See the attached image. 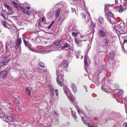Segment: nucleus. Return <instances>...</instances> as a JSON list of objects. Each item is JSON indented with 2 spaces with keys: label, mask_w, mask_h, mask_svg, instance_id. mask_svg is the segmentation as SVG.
<instances>
[{
  "label": "nucleus",
  "mask_w": 127,
  "mask_h": 127,
  "mask_svg": "<svg viewBox=\"0 0 127 127\" xmlns=\"http://www.w3.org/2000/svg\"><path fill=\"white\" fill-rule=\"evenodd\" d=\"M62 71L60 68H59L57 69L56 70L57 77L56 78V81L59 85L61 86H62V82L63 81V76L61 75L60 76L61 74V72H62Z\"/></svg>",
  "instance_id": "obj_1"
},
{
  "label": "nucleus",
  "mask_w": 127,
  "mask_h": 127,
  "mask_svg": "<svg viewBox=\"0 0 127 127\" xmlns=\"http://www.w3.org/2000/svg\"><path fill=\"white\" fill-rule=\"evenodd\" d=\"M69 44L67 43L65 44L64 46L62 47H55L53 48H51L52 47V46L49 45L47 47L48 48L46 50V51H47V53H49L53 51H57L58 50H63L64 48H65L68 46Z\"/></svg>",
  "instance_id": "obj_2"
},
{
  "label": "nucleus",
  "mask_w": 127,
  "mask_h": 127,
  "mask_svg": "<svg viewBox=\"0 0 127 127\" xmlns=\"http://www.w3.org/2000/svg\"><path fill=\"white\" fill-rule=\"evenodd\" d=\"M1 116L2 117V119L5 122L8 123L13 122V121L14 118L11 116H9L8 115H6L4 114L3 115L2 114Z\"/></svg>",
  "instance_id": "obj_3"
},
{
  "label": "nucleus",
  "mask_w": 127,
  "mask_h": 127,
  "mask_svg": "<svg viewBox=\"0 0 127 127\" xmlns=\"http://www.w3.org/2000/svg\"><path fill=\"white\" fill-rule=\"evenodd\" d=\"M77 111L78 113L80 114V116L81 117L82 119L83 122H84V123L85 124H86V121L89 122H93V120L92 118H89L88 117H86L84 118V117L82 115H83V114L81 112L78 110H77Z\"/></svg>",
  "instance_id": "obj_4"
},
{
  "label": "nucleus",
  "mask_w": 127,
  "mask_h": 127,
  "mask_svg": "<svg viewBox=\"0 0 127 127\" xmlns=\"http://www.w3.org/2000/svg\"><path fill=\"white\" fill-rule=\"evenodd\" d=\"M9 61L8 59L3 58V60H1L0 61V68L3 67L5 65V63Z\"/></svg>",
  "instance_id": "obj_5"
},
{
  "label": "nucleus",
  "mask_w": 127,
  "mask_h": 127,
  "mask_svg": "<svg viewBox=\"0 0 127 127\" xmlns=\"http://www.w3.org/2000/svg\"><path fill=\"white\" fill-rule=\"evenodd\" d=\"M106 6H105V7L104 11H105L106 13L105 15L106 16H107V19H109L110 17H113V15L111 12H109L108 10L106 11V10L105 9L106 8Z\"/></svg>",
  "instance_id": "obj_6"
},
{
  "label": "nucleus",
  "mask_w": 127,
  "mask_h": 127,
  "mask_svg": "<svg viewBox=\"0 0 127 127\" xmlns=\"http://www.w3.org/2000/svg\"><path fill=\"white\" fill-rule=\"evenodd\" d=\"M98 34L100 36L103 37L107 35V33L104 31L100 30L99 31Z\"/></svg>",
  "instance_id": "obj_7"
},
{
  "label": "nucleus",
  "mask_w": 127,
  "mask_h": 127,
  "mask_svg": "<svg viewBox=\"0 0 127 127\" xmlns=\"http://www.w3.org/2000/svg\"><path fill=\"white\" fill-rule=\"evenodd\" d=\"M7 72L6 71H4L0 73V76L2 78H5L7 75Z\"/></svg>",
  "instance_id": "obj_8"
},
{
  "label": "nucleus",
  "mask_w": 127,
  "mask_h": 127,
  "mask_svg": "<svg viewBox=\"0 0 127 127\" xmlns=\"http://www.w3.org/2000/svg\"><path fill=\"white\" fill-rule=\"evenodd\" d=\"M109 21L112 24H115L116 23L115 18L113 16L110 17L109 19H108Z\"/></svg>",
  "instance_id": "obj_9"
},
{
  "label": "nucleus",
  "mask_w": 127,
  "mask_h": 127,
  "mask_svg": "<svg viewBox=\"0 0 127 127\" xmlns=\"http://www.w3.org/2000/svg\"><path fill=\"white\" fill-rule=\"evenodd\" d=\"M61 65L63 67H65L68 66V63L66 61L63 62L61 64Z\"/></svg>",
  "instance_id": "obj_10"
},
{
  "label": "nucleus",
  "mask_w": 127,
  "mask_h": 127,
  "mask_svg": "<svg viewBox=\"0 0 127 127\" xmlns=\"http://www.w3.org/2000/svg\"><path fill=\"white\" fill-rule=\"evenodd\" d=\"M61 10V9L60 8H59L56 10L55 12V16L57 18L59 16L60 14Z\"/></svg>",
  "instance_id": "obj_11"
},
{
  "label": "nucleus",
  "mask_w": 127,
  "mask_h": 127,
  "mask_svg": "<svg viewBox=\"0 0 127 127\" xmlns=\"http://www.w3.org/2000/svg\"><path fill=\"white\" fill-rule=\"evenodd\" d=\"M71 87L74 92H75L77 91V88L75 85L72 84L71 85Z\"/></svg>",
  "instance_id": "obj_12"
},
{
  "label": "nucleus",
  "mask_w": 127,
  "mask_h": 127,
  "mask_svg": "<svg viewBox=\"0 0 127 127\" xmlns=\"http://www.w3.org/2000/svg\"><path fill=\"white\" fill-rule=\"evenodd\" d=\"M115 52L114 51H112L110 52V59L113 60L114 58V56L115 55Z\"/></svg>",
  "instance_id": "obj_13"
},
{
  "label": "nucleus",
  "mask_w": 127,
  "mask_h": 127,
  "mask_svg": "<svg viewBox=\"0 0 127 127\" xmlns=\"http://www.w3.org/2000/svg\"><path fill=\"white\" fill-rule=\"evenodd\" d=\"M76 43V45L78 47H81L82 46V44L80 43V41L77 40L76 38L74 39Z\"/></svg>",
  "instance_id": "obj_14"
},
{
  "label": "nucleus",
  "mask_w": 127,
  "mask_h": 127,
  "mask_svg": "<svg viewBox=\"0 0 127 127\" xmlns=\"http://www.w3.org/2000/svg\"><path fill=\"white\" fill-rule=\"evenodd\" d=\"M117 91L118 94L119 95H121L124 93L123 91L121 89H118Z\"/></svg>",
  "instance_id": "obj_15"
},
{
  "label": "nucleus",
  "mask_w": 127,
  "mask_h": 127,
  "mask_svg": "<svg viewBox=\"0 0 127 127\" xmlns=\"http://www.w3.org/2000/svg\"><path fill=\"white\" fill-rule=\"evenodd\" d=\"M123 7L121 5H120L118 11L120 13H121L123 10Z\"/></svg>",
  "instance_id": "obj_16"
},
{
  "label": "nucleus",
  "mask_w": 127,
  "mask_h": 127,
  "mask_svg": "<svg viewBox=\"0 0 127 127\" xmlns=\"http://www.w3.org/2000/svg\"><path fill=\"white\" fill-rule=\"evenodd\" d=\"M98 20L99 22L101 24H102L104 22V20L103 18L100 17L98 18Z\"/></svg>",
  "instance_id": "obj_17"
},
{
  "label": "nucleus",
  "mask_w": 127,
  "mask_h": 127,
  "mask_svg": "<svg viewBox=\"0 0 127 127\" xmlns=\"http://www.w3.org/2000/svg\"><path fill=\"white\" fill-rule=\"evenodd\" d=\"M61 43L60 41V40H57L54 43V44L56 46H59V44Z\"/></svg>",
  "instance_id": "obj_18"
},
{
  "label": "nucleus",
  "mask_w": 127,
  "mask_h": 127,
  "mask_svg": "<svg viewBox=\"0 0 127 127\" xmlns=\"http://www.w3.org/2000/svg\"><path fill=\"white\" fill-rule=\"evenodd\" d=\"M26 92L29 95V96L31 94V90H29V89L28 88H25Z\"/></svg>",
  "instance_id": "obj_19"
},
{
  "label": "nucleus",
  "mask_w": 127,
  "mask_h": 127,
  "mask_svg": "<svg viewBox=\"0 0 127 127\" xmlns=\"http://www.w3.org/2000/svg\"><path fill=\"white\" fill-rule=\"evenodd\" d=\"M124 26V23L122 22L120 24H119L118 26V27L120 29L122 28Z\"/></svg>",
  "instance_id": "obj_20"
},
{
  "label": "nucleus",
  "mask_w": 127,
  "mask_h": 127,
  "mask_svg": "<svg viewBox=\"0 0 127 127\" xmlns=\"http://www.w3.org/2000/svg\"><path fill=\"white\" fill-rule=\"evenodd\" d=\"M71 113L72 115L73 116V117L74 118L75 120H76L77 118V117L75 115V113H73V111L72 110H71Z\"/></svg>",
  "instance_id": "obj_21"
},
{
  "label": "nucleus",
  "mask_w": 127,
  "mask_h": 127,
  "mask_svg": "<svg viewBox=\"0 0 127 127\" xmlns=\"http://www.w3.org/2000/svg\"><path fill=\"white\" fill-rule=\"evenodd\" d=\"M70 97L71 98V101L72 102L74 101L75 99L74 97L72 95H71Z\"/></svg>",
  "instance_id": "obj_22"
},
{
  "label": "nucleus",
  "mask_w": 127,
  "mask_h": 127,
  "mask_svg": "<svg viewBox=\"0 0 127 127\" xmlns=\"http://www.w3.org/2000/svg\"><path fill=\"white\" fill-rule=\"evenodd\" d=\"M31 45L30 44H29L28 47L29 49L32 51H33V49L31 47Z\"/></svg>",
  "instance_id": "obj_23"
},
{
  "label": "nucleus",
  "mask_w": 127,
  "mask_h": 127,
  "mask_svg": "<svg viewBox=\"0 0 127 127\" xmlns=\"http://www.w3.org/2000/svg\"><path fill=\"white\" fill-rule=\"evenodd\" d=\"M39 65L42 67H43L44 66V64L42 62H40L39 63Z\"/></svg>",
  "instance_id": "obj_24"
},
{
  "label": "nucleus",
  "mask_w": 127,
  "mask_h": 127,
  "mask_svg": "<svg viewBox=\"0 0 127 127\" xmlns=\"http://www.w3.org/2000/svg\"><path fill=\"white\" fill-rule=\"evenodd\" d=\"M72 34L75 37L77 35L78 33L75 32H73L72 33Z\"/></svg>",
  "instance_id": "obj_25"
},
{
  "label": "nucleus",
  "mask_w": 127,
  "mask_h": 127,
  "mask_svg": "<svg viewBox=\"0 0 127 127\" xmlns=\"http://www.w3.org/2000/svg\"><path fill=\"white\" fill-rule=\"evenodd\" d=\"M11 3H12L16 7H17V3H15L14 1H11Z\"/></svg>",
  "instance_id": "obj_26"
},
{
  "label": "nucleus",
  "mask_w": 127,
  "mask_h": 127,
  "mask_svg": "<svg viewBox=\"0 0 127 127\" xmlns=\"http://www.w3.org/2000/svg\"><path fill=\"white\" fill-rule=\"evenodd\" d=\"M88 55L87 54H86L85 55L84 61H87Z\"/></svg>",
  "instance_id": "obj_27"
},
{
  "label": "nucleus",
  "mask_w": 127,
  "mask_h": 127,
  "mask_svg": "<svg viewBox=\"0 0 127 127\" xmlns=\"http://www.w3.org/2000/svg\"><path fill=\"white\" fill-rule=\"evenodd\" d=\"M17 42H18L20 44L21 43V40L20 38H19L18 39Z\"/></svg>",
  "instance_id": "obj_28"
},
{
  "label": "nucleus",
  "mask_w": 127,
  "mask_h": 127,
  "mask_svg": "<svg viewBox=\"0 0 127 127\" xmlns=\"http://www.w3.org/2000/svg\"><path fill=\"white\" fill-rule=\"evenodd\" d=\"M84 64H85V66L86 67H87L88 65V63L87 62V61H84Z\"/></svg>",
  "instance_id": "obj_29"
},
{
  "label": "nucleus",
  "mask_w": 127,
  "mask_h": 127,
  "mask_svg": "<svg viewBox=\"0 0 127 127\" xmlns=\"http://www.w3.org/2000/svg\"><path fill=\"white\" fill-rule=\"evenodd\" d=\"M7 8L8 10L10 11H12V9L11 7H10L9 6H8V7Z\"/></svg>",
  "instance_id": "obj_30"
},
{
  "label": "nucleus",
  "mask_w": 127,
  "mask_h": 127,
  "mask_svg": "<svg viewBox=\"0 0 127 127\" xmlns=\"http://www.w3.org/2000/svg\"><path fill=\"white\" fill-rule=\"evenodd\" d=\"M2 24L5 27H6V24L5 22H2Z\"/></svg>",
  "instance_id": "obj_31"
},
{
  "label": "nucleus",
  "mask_w": 127,
  "mask_h": 127,
  "mask_svg": "<svg viewBox=\"0 0 127 127\" xmlns=\"http://www.w3.org/2000/svg\"><path fill=\"white\" fill-rule=\"evenodd\" d=\"M69 49L70 50H71L72 51H73V50L74 49V48L73 47H69Z\"/></svg>",
  "instance_id": "obj_32"
},
{
  "label": "nucleus",
  "mask_w": 127,
  "mask_h": 127,
  "mask_svg": "<svg viewBox=\"0 0 127 127\" xmlns=\"http://www.w3.org/2000/svg\"><path fill=\"white\" fill-rule=\"evenodd\" d=\"M22 9H23V12H24L26 14V12H26L27 11V10L25 9V8L24 7H22Z\"/></svg>",
  "instance_id": "obj_33"
},
{
  "label": "nucleus",
  "mask_w": 127,
  "mask_h": 127,
  "mask_svg": "<svg viewBox=\"0 0 127 127\" xmlns=\"http://www.w3.org/2000/svg\"><path fill=\"white\" fill-rule=\"evenodd\" d=\"M123 127H127V123H124L123 125Z\"/></svg>",
  "instance_id": "obj_34"
},
{
  "label": "nucleus",
  "mask_w": 127,
  "mask_h": 127,
  "mask_svg": "<svg viewBox=\"0 0 127 127\" xmlns=\"http://www.w3.org/2000/svg\"><path fill=\"white\" fill-rule=\"evenodd\" d=\"M4 5L6 8H7L8 7V6H9V5L6 3H4Z\"/></svg>",
  "instance_id": "obj_35"
},
{
  "label": "nucleus",
  "mask_w": 127,
  "mask_h": 127,
  "mask_svg": "<svg viewBox=\"0 0 127 127\" xmlns=\"http://www.w3.org/2000/svg\"><path fill=\"white\" fill-rule=\"evenodd\" d=\"M82 17L83 18H85L86 17V15L85 14H82Z\"/></svg>",
  "instance_id": "obj_36"
},
{
  "label": "nucleus",
  "mask_w": 127,
  "mask_h": 127,
  "mask_svg": "<svg viewBox=\"0 0 127 127\" xmlns=\"http://www.w3.org/2000/svg\"><path fill=\"white\" fill-rule=\"evenodd\" d=\"M16 110H17V109L19 110V109H20V107H19L18 106H16Z\"/></svg>",
  "instance_id": "obj_37"
},
{
  "label": "nucleus",
  "mask_w": 127,
  "mask_h": 127,
  "mask_svg": "<svg viewBox=\"0 0 127 127\" xmlns=\"http://www.w3.org/2000/svg\"><path fill=\"white\" fill-rule=\"evenodd\" d=\"M25 8L27 9V10H29L30 9V8L29 6H25Z\"/></svg>",
  "instance_id": "obj_38"
},
{
  "label": "nucleus",
  "mask_w": 127,
  "mask_h": 127,
  "mask_svg": "<svg viewBox=\"0 0 127 127\" xmlns=\"http://www.w3.org/2000/svg\"><path fill=\"white\" fill-rule=\"evenodd\" d=\"M45 18L44 17H43L42 19V21L41 22H43L45 20Z\"/></svg>",
  "instance_id": "obj_39"
},
{
  "label": "nucleus",
  "mask_w": 127,
  "mask_h": 127,
  "mask_svg": "<svg viewBox=\"0 0 127 127\" xmlns=\"http://www.w3.org/2000/svg\"><path fill=\"white\" fill-rule=\"evenodd\" d=\"M50 90L51 91H53L54 90V89L53 87H52L50 88Z\"/></svg>",
  "instance_id": "obj_40"
},
{
  "label": "nucleus",
  "mask_w": 127,
  "mask_h": 127,
  "mask_svg": "<svg viewBox=\"0 0 127 127\" xmlns=\"http://www.w3.org/2000/svg\"><path fill=\"white\" fill-rule=\"evenodd\" d=\"M2 46V43L1 42H0V47L1 48Z\"/></svg>",
  "instance_id": "obj_41"
},
{
  "label": "nucleus",
  "mask_w": 127,
  "mask_h": 127,
  "mask_svg": "<svg viewBox=\"0 0 127 127\" xmlns=\"http://www.w3.org/2000/svg\"><path fill=\"white\" fill-rule=\"evenodd\" d=\"M88 126L89 127H93L92 126V125L91 124H88Z\"/></svg>",
  "instance_id": "obj_42"
},
{
  "label": "nucleus",
  "mask_w": 127,
  "mask_h": 127,
  "mask_svg": "<svg viewBox=\"0 0 127 127\" xmlns=\"http://www.w3.org/2000/svg\"><path fill=\"white\" fill-rule=\"evenodd\" d=\"M71 10L72 12H73L75 11V9L74 8H71Z\"/></svg>",
  "instance_id": "obj_43"
},
{
  "label": "nucleus",
  "mask_w": 127,
  "mask_h": 127,
  "mask_svg": "<svg viewBox=\"0 0 127 127\" xmlns=\"http://www.w3.org/2000/svg\"><path fill=\"white\" fill-rule=\"evenodd\" d=\"M53 23V22H52L50 24V25L49 26V27H51Z\"/></svg>",
  "instance_id": "obj_44"
},
{
  "label": "nucleus",
  "mask_w": 127,
  "mask_h": 127,
  "mask_svg": "<svg viewBox=\"0 0 127 127\" xmlns=\"http://www.w3.org/2000/svg\"><path fill=\"white\" fill-rule=\"evenodd\" d=\"M1 15L4 18V19H6V18L4 17V15H3L2 14Z\"/></svg>",
  "instance_id": "obj_45"
},
{
  "label": "nucleus",
  "mask_w": 127,
  "mask_h": 127,
  "mask_svg": "<svg viewBox=\"0 0 127 127\" xmlns=\"http://www.w3.org/2000/svg\"><path fill=\"white\" fill-rule=\"evenodd\" d=\"M30 11H28L27 12H26V14H27L28 15H30V14L29 13V12H30Z\"/></svg>",
  "instance_id": "obj_46"
},
{
  "label": "nucleus",
  "mask_w": 127,
  "mask_h": 127,
  "mask_svg": "<svg viewBox=\"0 0 127 127\" xmlns=\"http://www.w3.org/2000/svg\"><path fill=\"white\" fill-rule=\"evenodd\" d=\"M64 19H63L61 20V18H60V20H59V21H61V22H62L64 20Z\"/></svg>",
  "instance_id": "obj_47"
},
{
  "label": "nucleus",
  "mask_w": 127,
  "mask_h": 127,
  "mask_svg": "<svg viewBox=\"0 0 127 127\" xmlns=\"http://www.w3.org/2000/svg\"><path fill=\"white\" fill-rule=\"evenodd\" d=\"M54 113L56 115H58V113H57L55 111L54 112Z\"/></svg>",
  "instance_id": "obj_48"
},
{
  "label": "nucleus",
  "mask_w": 127,
  "mask_h": 127,
  "mask_svg": "<svg viewBox=\"0 0 127 127\" xmlns=\"http://www.w3.org/2000/svg\"><path fill=\"white\" fill-rule=\"evenodd\" d=\"M14 13V12H11L10 13V14H11V15H12Z\"/></svg>",
  "instance_id": "obj_49"
},
{
  "label": "nucleus",
  "mask_w": 127,
  "mask_h": 127,
  "mask_svg": "<svg viewBox=\"0 0 127 127\" xmlns=\"http://www.w3.org/2000/svg\"><path fill=\"white\" fill-rule=\"evenodd\" d=\"M105 91L106 92H110L111 91H106V89L105 90Z\"/></svg>",
  "instance_id": "obj_50"
},
{
  "label": "nucleus",
  "mask_w": 127,
  "mask_h": 127,
  "mask_svg": "<svg viewBox=\"0 0 127 127\" xmlns=\"http://www.w3.org/2000/svg\"><path fill=\"white\" fill-rule=\"evenodd\" d=\"M55 91L56 93H57L58 90H55Z\"/></svg>",
  "instance_id": "obj_51"
},
{
  "label": "nucleus",
  "mask_w": 127,
  "mask_h": 127,
  "mask_svg": "<svg viewBox=\"0 0 127 127\" xmlns=\"http://www.w3.org/2000/svg\"><path fill=\"white\" fill-rule=\"evenodd\" d=\"M87 14L89 16V17H90V15L89 13H87Z\"/></svg>",
  "instance_id": "obj_52"
},
{
  "label": "nucleus",
  "mask_w": 127,
  "mask_h": 127,
  "mask_svg": "<svg viewBox=\"0 0 127 127\" xmlns=\"http://www.w3.org/2000/svg\"><path fill=\"white\" fill-rule=\"evenodd\" d=\"M83 56H81V59H82L83 58Z\"/></svg>",
  "instance_id": "obj_53"
},
{
  "label": "nucleus",
  "mask_w": 127,
  "mask_h": 127,
  "mask_svg": "<svg viewBox=\"0 0 127 127\" xmlns=\"http://www.w3.org/2000/svg\"><path fill=\"white\" fill-rule=\"evenodd\" d=\"M58 93H56V95L57 96H58Z\"/></svg>",
  "instance_id": "obj_54"
},
{
  "label": "nucleus",
  "mask_w": 127,
  "mask_h": 127,
  "mask_svg": "<svg viewBox=\"0 0 127 127\" xmlns=\"http://www.w3.org/2000/svg\"><path fill=\"white\" fill-rule=\"evenodd\" d=\"M24 43H25V44H27L26 43V42L25 41H24Z\"/></svg>",
  "instance_id": "obj_55"
},
{
  "label": "nucleus",
  "mask_w": 127,
  "mask_h": 127,
  "mask_svg": "<svg viewBox=\"0 0 127 127\" xmlns=\"http://www.w3.org/2000/svg\"><path fill=\"white\" fill-rule=\"evenodd\" d=\"M126 99V100H127V97H126V99Z\"/></svg>",
  "instance_id": "obj_56"
},
{
  "label": "nucleus",
  "mask_w": 127,
  "mask_h": 127,
  "mask_svg": "<svg viewBox=\"0 0 127 127\" xmlns=\"http://www.w3.org/2000/svg\"><path fill=\"white\" fill-rule=\"evenodd\" d=\"M27 44H25V46H26V47H27Z\"/></svg>",
  "instance_id": "obj_57"
},
{
  "label": "nucleus",
  "mask_w": 127,
  "mask_h": 127,
  "mask_svg": "<svg viewBox=\"0 0 127 127\" xmlns=\"http://www.w3.org/2000/svg\"><path fill=\"white\" fill-rule=\"evenodd\" d=\"M127 0H124V1H127Z\"/></svg>",
  "instance_id": "obj_58"
},
{
  "label": "nucleus",
  "mask_w": 127,
  "mask_h": 127,
  "mask_svg": "<svg viewBox=\"0 0 127 127\" xmlns=\"http://www.w3.org/2000/svg\"><path fill=\"white\" fill-rule=\"evenodd\" d=\"M77 58H78V56H77Z\"/></svg>",
  "instance_id": "obj_59"
},
{
  "label": "nucleus",
  "mask_w": 127,
  "mask_h": 127,
  "mask_svg": "<svg viewBox=\"0 0 127 127\" xmlns=\"http://www.w3.org/2000/svg\"><path fill=\"white\" fill-rule=\"evenodd\" d=\"M85 88L87 90L86 87H85Z\"/></svg>",
  "instance_id": "obj_60"
},
{
  "label": "nucleus",
  "mask_w": 127,
  "mask_h": 127,
  "mask_svg": "<svg viewBox=\"0 0 127 127\" xmlns=\"http://www.w3.org/2000/svg\"><path fill=\"white\" fill-rule=\"evenodd\" d=\"M17 102L18 103H19V102H18V101H17Z\"/></svg>",
  "instance_id": "obj_61"
},
{
  "label": "nucleus",
  "mask_w": 127,
  "mask_h": 127,
  "mask_svg": "<svg viewBox=\"0 0 127 127\" xmlns=\"http://www.w3.org/2000/svg\"><path fill=\"white\" fill-rule=\"evenodd\" d=\"M126 112H127V110H126Z\"/></svg>",
  "instance_id": "obj_62"
},
{
  "label": "nucleus",
  "mask_w": 127,
  "mask_h": 127,
  "mask_svg": "<svg viewBox=\"0 0 127 127\" xmlns=\"http://www.w3.org/2000/svg\"><path fill=\"white\" fill-rule=\"evenodd\" d=\"M7 47H6V48Z\"/></svg>",
  "instance_id": "obj_63"
},
{
  "label": "nucleus",
  "mask_w": 127,
  "mask_h": 127,
  "mask_svg": "<svg viewBox=\"0 0 127 127\" xmlns=\"http://www.w3.org/2000/svg\"><path fill=\"white\" fill-rule=\"evenodd\" d=\"M8 127H10V126H9Z\"/></svg>",
  "instance_id": "obj_64"
}]
</instances>
